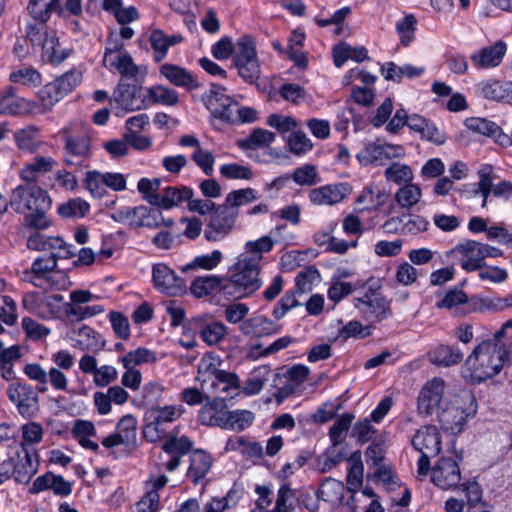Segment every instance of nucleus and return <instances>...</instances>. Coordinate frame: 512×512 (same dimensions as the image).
<instances>
[{
  "label": "nucleus",
  "instance_id": "23",
  "mask_svg": "<svg viewBox=\"0 0 512 512\" xmlns=\"http://www.w3.org/2000/svg\"><path fill=\"white\" fill-rule=\"evenodd\" d=\"M56 160L51 156H36L32 161L23 165L19 172L20 179L28 184H36L40 177L51 172Z\"/></svg>",
  "mask_w": 512,
  "mask_h": 512
},
{
  "label": "nucleus",
  "instance_id": "39",
  "mask_svg": "<svg viewBox=\"0 0 512 512\" xmlns=\"http://www.w3.org/2000/svg\"><path fill=\"white\" fill-rule=\"evenodd\" d=\"M494 342H497L501 358L505 365L512 363V320L503 324L500 330L493 335Z\"/></svg>",
  "mask_w": 512,
  "mask_h": 512
},
{
  "label": "nucleus",
  "instance_id": "17",
  "mask_svg": "<svg viewBox=\"0 0 512 512\" xmlns=\"http://www.w3.org/2000/svg\"><path fill=\"white\" fill-rule=\"evenodd\" d=\"M431 480L443 490L456 489L462 480L458 463L453 458L439 459L432 468Z\"/></svg>",
  "mask_w": 512,
  "mask_h": 512
},
{
  "label": "nucleus",
  "instance_id": "49",
  "mask_svg": "<svg viewBox=\"0 0 512 512\" xmlns=\"http://www.w3.org/2000/svg\"><path fill=\"white\" fill-rule=\"evenodd\" d=\"M422 197L421 188L412 182L404 184L395 193V201L405 209H410L416 205Z\"/></svg>",
  "mask_w": 512,
  "mask_h": 512
},
{
  "label": "nucleus",
  "instance_id": "41",
  "mask_svg": "<svg viewBox=\"0 0 512 512\" xmlns=\"http://www.w3.org/2000/svg\"><path fill=\"white\" fill-rule=\"evenodd\" d=\"M442 428L451 433H458L466 422L465 412L459 407H450L443 410L439 415Z\"/></svg>",
  "mask_w": 512,
  "mask_h": 512
},
{
  "label": "nucleus",
  "instance_id": "64",
  "mask_svg": "<svg viewBox=\"0 0 512 512\" xmlns=\"http://www.w3.org/2000/svg\"><path fill=\"white\" fill-rule=\"evenodd\" d=\"M290 177L299 186H313L318 182L317 168L307 163L296 168Z\"/></svg>",
  "mask_w": 512,
  "mask_h": 512
},
{
  "label": "nucleus",
  "instance_id": "31",
  "mask_svg": "<svg viewBox=\"0 0 512 512\" xmlns=\"http://www.w3.org/2000/svg\"><path fill=\"white\" fill-rule=\"evenodd\" d=\"M26 247L33 251H50L55 253L62 249L71 250V245H68L62 238L46 236L38 231H32L26 240Z\"/></svg>",
  "mask_w": 512,
  "mask_h": 512
},
{
  "label": "nucleus",
  "instance_id": "2",
  "mask_svg": "<svg viewBox=\"0 0 512 512\" xmlns=\"http://www.w3.org/2000/svg\"><path fill=\"white\" fill-rule=\"evenodd\" d=\"M73 255L72 249H62L55 253L38 256L33 260L30 268L23 272V279L38 288L66 290L71 282L68 275L57 268V263L59 259H69Z\"/></svg>",
  "mask_w": 512,
  "mask_h": 512
},
{
  "label": "nucleus",
  "instance_id": "1",
  "mask_svg": "<svg viewBox=\"0 0 512 512\" xmlns=\"http://www.w3.org/2000/svg\"><path fill=\"white\" fill-rule=\"evenodd\" d=\"M274 243L268 235L245 243L244 251L238 255L236 262L230 267L229 274L224 276L225 296L242 299L260 289L262 286L259 278L260 263L263 254L270 252Z\"/></svg>",
  "mask_w": 512,
  "mask_h": 512
},
{
  "label": "nucleus",
  "instance_id": "9",
  "mask_svg": "<svg viewBox=\"0 0 512 512\" xmlns=\"http://www.w3.org/2000/svg\"><path fill=\"white\" fill-rule=\"evenodd\" d=\"M64 297L61 294L29 292L24 294L22 305L29 313L43 320L60 318Z\"/></svg>",
  "mask_w": 512,
  "mask_h": 512
},
{
  "label": "nucleus",
  "instance_id": "63",
  "mask_svg": "<svg viewBox=\"0 0 512 512\" xmlns=\"http://www.w3.org/2000/svg\"><path fill=\"white\" fill-rule=\"evenodd\" d=\"M275 134L266 129H255L245 140L242 142V147L246 149H257L260 147L269 146L275 140Z\"/></svg>",
  "mask_w": 512,
  "mask_h": 512
},
{
  "label": "nucleus",
  "instance_id": "37",
  "mask_svg": "<svg viewBox=\"0 0 512 512\" xmlns=\"http://www.w3.org/2000/svg\"><path fill=\"white\" fill-rule=\"evenodd\" d=\"M211 466L212 458L208 453L201 450L195 451L190 456V466L187 476L194 484H198V482L208 474Z\"/></svg>",
  "mask_w": 512,
  "mask_h": 512
},
{
  "label": "nucleus",
  "instance_id": "16",
  "mask_svg": "<svg viewBox=\"0 0 512 512\" xmlns=\"http://www.w3.org/2000/svg\"><path fill=\"white\" fill-rule=\"evenodd\" d=\"M152 281L154 287L161 293L177 296L185 291L186 285L168 265L156 263L152 267Z\"/></svg>",
  "mask_w": 512,
  "mask_h": 512
},
{
  "label": "nucleus",
  "instance_id": "34",
  "mask_svg": "<svg viewBox=\"0 0 512 512\" xmlns=\"http://www.w3.org/2000/svg\"><path fill=\"white\" fill-rule=\"evenodd\" d=\"M149 41L154 51V60L161 62L166 57L169 47L181 43L183 37L180 34L167 35L161 30H154Z\"/></svg>",
  "mask_w": 512,
  "mask_h": 512
},
{
  "label": "nucleus",
  "instance_id": "22",
  "mask_svg": "<svg viewBox=\"0 0 512 512\" xmlns=\"http://www.w3.org/2000/svg\"><path fill=\"white\" fill-rule=\"evenodd\" d=\"M310 374V369L305 365H294L286 374V383L278 389L277 397L286 399L292 395H301L303 384Z\"/></svg>",
  "mask_w": 512,
  "mask_h": 512
},
{
  "label": "nucleus",
  "instance_id": "25",
  "mask_svg": "<svg viewBox=\"0 0 512 512\" xmlns=\"http://www.w3.org/2000/svg\"><path fill=\"white\" fill-rule=\"evenodd\" d=\"M39 455L36 449L23 448L17 452L15 465V479L20 483H27L37 472Z\"/></svg>",
  "mask_w": 512,
  "mask_h": 512
},
{
  "label": "nucleus",
  "instance_id": "19",
  "mask_svg": "<svg viewBox=\"0 0 512 512\" xmlns=\"http://www.w3.org/2000/svg\"><path fill=\"white\" fill-rule=\"evenodd\" d=\"M210 397L220 399L225 402L228 398H233L240 391L239 377L232 372H219L215 379L207 386Z\"/></svg>",
  "mask_w": 512,
  "mask_h": 512
},
{
  "label": "nucleus",
  "instance_id": "21",
  "mask_svg": "<svg viewBox=\"0 0 512 512\" xmlns=\"http://www.w3.org/2000/svg\"><path fill=\"white\" fill-rule=\"evenodd\" d=\"M239 330L246 337L260 338L279 333L281 327L264 315H252L239 325Z\"/></svg>",
  "mask_w": 512,
  "mask_h": 512
},
{
  "label": "nucleus",
  "instance_id": "59",
  "mask_svg": "<svg viewBox=\"0 0 512 512\" xmlns=\"http://www.w3.org/2000/svg\"><path fill=\"white\" fill-rule=\"evenodd\" d=\"M149 100L154 104L174 106L178 103V93L166 86L155 85L147 91Z\"/></svg>",
  "mask_w": 512,
  "mask_h": 512
},
{
  "label": "nucleus",
  "instance_id": "28",
  "mask_svg": "<svg viewBox=\"0 0 512 512\" xmlns=\"http://www.w3.org/2000/svg\"><path fill=\"white\" fill-rule=\"evenodd\" d=\"M507 46L502 40L497 41L494 45L484 47L471 55L474 66L478 68H491L498 66L506 54Z\"/></svg>",
  "mask_w": 512,
  "mask_h": 512
},
{
  "label": "nucleus",
  "instance_id": "40",
  "mask_svg": "<svg viewBox=\"0 0 512 512\" xmlns=\"http://www.w3.org/2000/svg\"><path fill=\"white\" fill-rule=\"evenodd\" d=\"M480 94L490 100L505 101L512 98V82L502 83L500 81L490 80L480 84Z\"/></svg>",
  "mask_w": 512,
  "mask_h": 512
},
{
  "label": "nucleus",
  "instance_id": "54",
  "mask_svg": "<svg viewBox=\"0 0 512 512\" xmlns=\"http://www.w3.org/2000/svg\"><path fill=\"white\" fill-rule=\"evenodd\" d=\"M384 176L387 181L395 184H407L413 180V171L407 164L394 162L384 171Z\"/></svg>",
  "mask_w": 512,
  "mask_h": 512
},
{
  "label": "nucleus",
  "instance_id": "10",
  "mask_svg": "<svg viewBox=\"0 0 512 512\" xmlns=\"http://www.w3.org/2000/svg\"><path fill=\"white\" fill-rule=\"evenodd\" d=\"M26 38L30 41L33 48L41 52V58L52 64H60L67 59V54L57 56L55 48L58 47V38L53 31H48L47 26L26 25Z\"/></svg>",
  "mask_w": 512,
  "mask_h": 512
},
{
  "label": "nucleus",
  "instance_id": "43",
  "mask_svg": "<svg viewBox=\"0 0 512 512\" xmlns=\"http://www.w3.org/2000/svg\"><path fill=\"white\" fill-rule=\"evenodd\" d=\"M102 305H91L82 306L72 301L62 303V312L64 311L66 316L75 321H82L84 319L99 315L104 312Z\"/></svg>",
  "mask_w": 512,
  "mask_h": 512
},
{
  "label": "nucleus",
  "instance_id": "35",
  "mask_svg": "<svg viewBox=\"0 0 512 512\" xmlns=\"http://www.w3.org/2000/svg\"><path fill=\"white\" fill-rule=\"evenodd\" d=\"M462 359V351L458 347L451 345H438L429 353L430 362L443 367L457 365L462 361Z\"/></svg>",
  "mask_w": 512,
  "mask_h": 512
},
{
  "label": "nucleus",
  "instance_id": "11",
  "mask_svg": "<svg viewBox=\"0 0 512 512\" xmlns=\"http://www.w3.org/2000/svg\"><path fill=\"white\" fill-rule=\"evenodd\" d=\"M238 215V210L231 209L227 205L218 206L206 226L205 238L214 242L224 239L233 230Z\"/></svg>",
  "mask_w": 512,
  "mask_h": 512
},
{
  "label": "nucleus",
  "instance_id": "3",
  "mask_svg": "<svg viewBox=\"0 0 512 512\" xmlns=\"http://www.w3.org/2000/svg\"><path fill=\"white\" fill-rule=\"evenodd\" d=\"M498 352V344L493 338L478 343L465 360L466 379L472 384H480L497 376L505 366Z\"/></svg>",
  "mask_w": 512,
  "mask_h": 512
},
{
  "label": "nucleus",
  "instance_id": "44",
  "mask_svg": "<svg viewBox=\"0 0 512 512\" xmlns=\"http://www.w3.org/2000/svg\"><path fill=\"white\" fill-rule=\"evenodd\" d=\"M218 365L217 360L212 354H206L201 358L196 376V381L200 386H208L215 379L217 373L224 371L218 369Z\"/></svg>",
  "mask_w": 512,
  "mask_h": 512
},
{
  "label": "nucleus",
  "instance_id": "45",
  "mask_svg": "<svg viewBox=\"0 0 512 512\" xmlns=\"http://www.w3.org/2000/svg\"><path fill=\"white\" fill-rule=\"evenodd\" d=\"M357 160L361 165H385L383 157V145L377 142H369L357 153Z\"/></svg>",
  "mask_w": 512,
  "mask_h": 512
},
{
  "label": "nucleus",
  "instance_id": "46",
  "mask_svg": "<svg viewBox=\"0 0 512 512\" xmlns=\"http://www.w3.org/2000/svg\"><path fill=\"white\" fill-rule=\"evenodd\" d=\"M184 412L182 406L167 405L163 407H156L151 409V417L155 429L162 428L167 423H172L177 420Z\"/></svg>",
  "mask_w": 512,
  "mask_h": 512
},
{
  "label": "nucleus",
  "instance_id": "4",
  "mask_svg": "<svg viewBox=\"0 0 512 512\" xmlns=\"http://www.w3.org/2000/svg\"><path fill=\"white\" fill-rule=\"evenodd\" d=\"M63 138L66 165L75 166L91 156V136L89 125L83 121H72L59 132Z\"/></svg>",
  "mask_w": 512,
  "mask_h": 512
},
{
  "label": "nucleus",
  "instance_id": "55",
  "mask_svg": "<svg viewBox=\"0 0 512 512\" xmlns=\"http://www.w3.org/2000/svg\"><path fill=\"white\" fill-rule=\"evenodd\" d=\"M9 80L15 84L37 87L42 83V76L33 67H22L12 71L9 75Z\"/></svg>",
  "mask_w": 512,
  "mask_h": 512
},
{
  "label": "nucleus",
  "instance_id": "62",
  "mask_svg": "<svg viewBox=\"0 0 512 512\" xmlns=\"http://www.w3.org/2000/svg\"><path fill=\"white\" fill-rule=\"evenodd\" d=\"M473 310L476 312H498L507 308L505 298L479 296L472 299Z\"/></svg>",
  "mask_w": 512,
  "mask_h": 512
},
{
  "label": "nucleus",
  "instance_id": "42",
  "mask_svg": "<svg viewBox=\"0 0 512 512\" xmlns=\"http://www.w3.org/2000/svg\"><path fill=\"white\" fill-rule=\"evenodd\" d=\"M156 360L155 352L145 347H138L118 358L123 368H136L139 365L154 363Z\"/></svg>",
  "mask_w": 512,
  "mask_h": 512
},
{
  "label": "nucleus",
  "instance_id": "58",
  "mask_svg": "<svg viewBox=\"0 0 512 512\" xmlns=\"http://www.w3.org/2000/svg\"><path fill=\"white\" fill-rule=\"evenodd\" d=\"M416 26L417 19L413 14L406 15L396 23L395 29L402 46L407 47L415 40Z\"/></svg>",
  "mask_w": 512,
  "mask_h": 512
},
{
  "label": "nucleus",
  "instance_id": "56",
  "mask_svg": "<svg viewBox=\"0 0 512 512\" xmlns=\"http://www.w3.org/2000/svg\"><path fill=\"white\" fill-rule=\"evenodd\" d=\"M353 420V414L345 413L335 421L329 430V437L333 446H338L345 441Z\"/></svg>",
  "mask_w": 512,
  "mask_h": 512
},
{
  "label": "nucleus",
  "instance_id": "52",
  "mask_svg": "<svg viewBox=\"0 0 512 512\" xmlns=\"http://www.w3.org/2000/svg\"><path fill=\"white\" fill-rule=\"evenodd\" d=\"M144 212V206L137 207H122L115 210L111 214V218L123 225H127L131 228L140 227L141 213Z\"/></svg>",
  "mask_w": 512,
  "mask_h": 512
},
{
  "label": "nucleus",
  "instance_id": "8",
  "mask_svg": "<svg viewBox=\"0 0 512 512\" xmlns=\"http://www.w3.org/2000/svg\"><path fill=\"white\" fill-rule=\"evenodd\" d=\"M354 307L370 323L381 322L391 315L389 301L378 288L369 285V281L364 285L363 294L354 298Z\"/></svg>",
  "mask_w": 512,
  "mask_h": 512
},
{
  "label": "nucleus",
  "instance_id": "29",
  "mask_svg": "<svg viewBox=\"0 0 512 512\" xmlns=\"http://www.w3.org/2000/svg\"><path fill=\"white\" fill-rule=\"evenodd\" d=\"M225 279L220 275H206L196 277L191 285L190 292L196 298H203L213 293L225 295Z\"/></svg>",
  "mask_w": 512,
  "mask_h": 512
},
{
  "label": "nucleus",
  "instance_id": "53",
  "mask_svg": "<svg viewBox=\"0 0 512 512\" xmlns=\"http://www.w3.org/2000/svg\"><path fill=\"white\" fill-rule=\"evenodd\" d=\"M286 142L289 152L296 156L305 155L313 149L311 139L301 130L292 131Z\"/></svg>",
  "mask_w": 512,
  "mask_h": 512
},
{
  "label": "nucleus",
  "instance_id": "48",
  "mask_svg": "<svg viewBox=\"0 0 512 512\" xmlns=\"http://www.w3.org/2000/svg\"><path fill=\"white\" fill-rule=\"evenodd\" d=\"M66 95L58 88L55 82L46 84L38 94L40 100L41 113L52 110L56 103L63 99Z\"/></svg>",
  "mask_w": 512,
  "mask_h": 512
},
{
  "label": "nucleus",
  "instance_id": "50",
  "mask_svg": "<svg viewBox=\"0 0 512 512\" xmlns=\"http://www.w3.org/2000/svg\"><path fill=\"white\" fill-rule=\"evenodd\" d=\"M320 273L314 266L305 267L296 278V290L294 293L305 294L312 291L313 287L320 282Z\"/></svg>",
  "mask_w": 512,
  "mask_h": 512
},
{
  "label": "nucleus",
  "instance_id": "38",
  "mask_svg": "<svg viewBox=\"0 0 512 512\" xmlns=\"http://www.w3.org/2000/svg\"><path fill=\"white\" fill-rule=\"evenodd\" d=\"M160 73L175 86L186 88L197 86L194 84L193 75L183 67L174 64H164L160 67Z\"/></svg>",
  "mask_w": 512,
  "mask_h": 512
},
{
  "label": "nucleus",
  "instance_id": "24",
  "mask_svg": "<svg viewBox=\"0 0 512 512\" xmlns=\"http://www.w3.org/2000/svg\"><path fill=\"white\" fill-rule=\"evenodd\" d=\"M412 445L420 453L438 455L441 451V436L438 429L432 425L422 427L415 433Z\"/></svg>",
  "mask_w": 512,
  "mask_h": 512
},
{
  "label": "nucleus",
  "instance_id": "30",
  "mask_svg": "<svg viewBox=\"0 0 512 512\" xmlns=\"http://www.w3.org/2000/svg\"><path fill=\"white\" fill-rule=\"evenodd\" d=\"M59 6L60 0H30L26 9L31 20L27 25L47 26V21Z\"/></svg>",
  "mask_w": 512,
  "mask_h": 512
},
{
  "label": "nucleus",
  "instance_id": "36",
  "mask_svg": "<svg viewBox=\"0 0 512 512\" xmlns=\"http://www.w3.org/2000/svg\"><path fill=\"white\" fill-rule=\"evenodd\" d=\"M477 176V191L479 192V196L482 197L481 208L485 209L488 206L489 198L491 196L494 197V167L490 164L481 165L477 171Z\"/></svg>",
  "mask_w": 512,
  "mask_h": 512
},
{
  "label": "nucleus",
  "instance_id": "5",
  "mask_svg": "<svg viewBox=\"0 0 512 512\" xmlns=\"http://www.w3.org/2000/svg\"><path fill=\"white\" fill-rule=\"evenodd\" d=\"M103 66L112 73L119 74L123 79L137 81L140 67L134 62L125 49L123 41L111 33L105 43Z\"/></svg>",
  "mask_w": 512,
  "mask_h": 512
},
{
  "label": "nucleus",
  "instance_id": "47",
  "mask_svg": "<svg viewBox=\"0 0 512 512\" xmlns=\"http://www.w3.org/2000/svg\"><path fill=\"white\" fill-rule=\"evenodd\" d=\"M254 421V414L248 410L227 411L223 429L243 431Z\"/></svg>",
  "mask_w": 512,
  "mask_h": 512
},
{
  "label": "nucleus",
  "instance_id": "60",
  "mask_svg": "<svg viewBox=\"0 0 512 512\" xmlns=\"http://www.w3.org/2000/svg\"><path fill=\"white\" fill-rule=\"evenodd\" d=\"M22 441L20 449H35L33 445L39 444L44 435L43 427L37 422H28L21 427Z\"/></svg>",
  "mask_w": 512,
  "mask_h": 512
},
{
  "label": "nucleus",
  "instance_id": "7",
  "mask_svg": "<svg viewBox=\"0 0 512 512\" xmlns=\"http://www.w3.org/2000/svg\"><path fill=\"white\" fill-rule=\"evenodd\" d=\"M233 63L238 75L247 83L256 82L261 74L260 64L257 57L256 44L252 37L241 36L235 44Z\"/></svg>",
  "mask_w": 512,
  "mask_h": 512
},
{
  "label": "nucleus",
  "instance_id": "20",
  "mask_svg": "<svg viewBox=\"0 0 512 512\" xmlns=\"http://www.w3.org/2000/svg\"><path fill=\"white\" fill-rule=\"evenodd\" d=\"M349 193L350 188L345 183L329 184L312 189L309 200L314 205L331 206L340 203Z\"/></svg>",
  "mask_w": 512,
  "mask_h": 512
},
{
  "label": "nucleus",
  "instance_id": "32",
  "mask_svg": "<svg viewBox=\"0 0 512 512\" xmlns=\"http://www.w3.org/2000/svg\"><path fill=\"white\" fill-rule=\"evenodd\" d=\"M16 147L24 152L34 153L43 145L40 129L35 125H28L14 132Z\"/></svg>",
  "mask_w": 512,
  "mask_h": 512
},
{
  "label": "nucleus",
  "instance_id": "18",
  "mask_svg": "<svg viewBox=\"0 0 512 512\" xmlns=\"http://www.w3.org/2000/svg\"><path fill=\"white\" fill-rule=\"evenodd\" d=\"M448 256L459 255L460 265L466 272L480 270L485 266L482 261L481 242L465 240L447 252Z\"/></svg>",
  "mask_w": 512,
  "mask_h": 512
},
{
  "label": "nucleus",
  "instance_id": "51",
  "mask_svg": "<svg viewBox=\"0 0 512 512\" xmlns=\"http://www.w3.org/2000/svg\"><path fill=\"white\" fill-rule=\"evenodd\" d=\"M227 334V327L219 321H213L203 325L199 331V336L203 342L209 346L220 343Z\"/></svg>",
  "mask_w": 512,
  "mask_h": 512
},
{
  "label": "nucleus",
  "instance_id": "57",
  "mask_svg": "<svg viewBox=\"0 0 512 512\" xmlns=\"http://www.w3.org/2000/svg\"><path fill=\"white\" fill-rule=\"evenodd\" d=\"M90 209V205L82 198H74L58 206L57 212L63 218H82Z\"/></svg>",
  "mask_w": 512,
  "mask_h": 512
},
{
  "label": "nucleus",
  "instance_id": "12",
  "mask_svg": "<svg viewBox=\"0 0 512 512\" xmlns=\"http://www.w3.org/2000/svg\"><path fill=\"white\" fill-rule=\"evenodd\" d=\"M7 396L23 417H32L39 410L38 393L30 384L11 383L7 388Z\"/></svg>",
  "mask_w": 512,
  "mask_h": 512
},
{
  "label": "nucleus",
  "instance_id": "33",
  "mask_svg": "<svg viewBox=\"0 0 512 512\" xmlns=\"http://www.w3.org/2000/svg\"><path fill=\"white\" fill-rule=\"evenodd\" d=\"M27 108V101L16 94L13 86H7L0 92V115L17 116Z\"/></svg>",
  "mask_w": 512,
  "mask_h": 512
},
{
  "label": "nucleus",
  "instance_id": "14",
  "mask_svg": "<svg viewBox=\"0 0 512 512\" xmlns=\"http://www.w3.org/2000/svg\"><path fill=\"white\" fill-rule=\"evenodd\" d=\"M446 384L441 377L428 380L421 388L417 398V410L421 415H432L441 407Z\"/></svg>",
  "mask_w": 512,
  "mask_h": 512
},
{
  "label": "nucleus",
  "instance_id": "27",
  "mask_svg": "<svg viewBox=\"0 0 512 512\" xmlns=\"http://www.w3.org/2000/svg\"><path fill=\"white\" fill-rule=\"evenodd\" d=\"M225 407V402L220 399L206 400L198 412V422L205 426L223 428L227 412Z\"/></svg>",
  "mask_w": 512,
  "mask_h": 512
},
{
  "label": "nucleus",
  "instance_id": "13",
  "mask_svg": "<svg viewBox=\"0 0 512 512\" xmlns=\"http://www.w3.org/2000/svg\"><path fill=\"white\" fill-rule=\"evenodd\" d=\"M204 102L214 118L226 123L235 119L236 101L225 94L224 87L212 84L209 91L204 95Z\"/></svg>",
  "mask_w": 512,
  "mask_h": 512
},
{
  "label": "nucleus",
  "instance_id": "6",
  "mask_svg": "<svg viewBox=\"0 0 512 512\" xmlns=\"http://www.w3.org/2000/svg\"><path fill=\"white\" fill-rule=\"evenodd\" d=\"M52 199L48 192L36 184H21L10 194L9 206L18 214L51 208Z\"/></svg>",
  "mask_w": 512,
  "mask_h": 512
},
{
  "label": "nucleus",
  "instance_id": "15",
  "mask_svg": "<svg viewBox=\"0 0 512 512\" xmlns=\"http://www.w3.org/2000/svg\"><path fill=\"white\" fill-rule=\"evenodd\" d=\"M139 89L136 85L120 81L113 91L110 100L115 115L124 116L128 112L142 109L144 100L138 97Z\"/></svg>",
  "mask_w": 512,
  "mask_h": 512
},
{
  "label": "nucleus",
  "instance_id": "61",
  "mask_svg": "<svg viewBox=\"0 0 512 512\" xmlns=\"http://www.w3.org/2000/svg\"><path fill=\"white\" fill-rule=\"evenodd\" d=\"M258 199V194L253 188H243L231 191L227 194L225 203L231 209L252 203Z\"/></svg>",
  "mask_w": 512,
  "mask_h": 512
},
{
  "label": "nucleus",
  "instance_id": "26",
  "mask_svg": "<svg viewBox=\"0 0 512 512\" xmlns=\"http://www.w3.org/2000/svg\"><path fill=\"white\" fill-rule=\"evenodd\" d=\"M192 196L193 190L190 187L168 186L160 193V196H152L150 204L164 209H171L184 201L190 200Z\"/></svg>",
  "mask_w": 512,
  "mask_h": 512
}]
</instances>
